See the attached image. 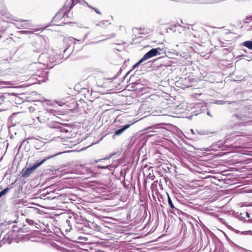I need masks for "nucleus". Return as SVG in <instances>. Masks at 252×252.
<instances>
[{
    "label": "nucleus",
    "instance_id": "obj_1",
    "mask_svg": "<svg viewBox=\"0 0 252 252\" xmlns=\"http://www.w3.org/2000/svg\"><path fill=\"white\" fill-rule=\"evenodd\" d=\"M58 154H57V155ZM56 155H54L53 156H48L47 158H44L42 160H41L40 162H37L35 163L33 165H32V167L27 168L26 169H23L22 170V177L25 178H28L30 176L31 174H32L33 172L39 166H40L42 164H43L45 161H46L47 159H49L55 156H56Z\"/></svg>",
    "mask_w": 252,
    "mask_h": 252
},
{
    "label": "nucleus",
    "instance_id": "obj_2",
    "mask_svg": "<svg viewBox=\"0 0 252 252\" xmlns=\"http://www.w3.org/2000/svg\"><path fill=\"white\" fill-rule=\"evenodd\" d=\"M68 8L64 4L63 8L54 16L53 20L55 21L62 18H63L64 20L67 18L70 19V16L69 15L70 10H68Z\"/></svg>",
    "mask_w": 252,
    "mask_h": 252
},
{
    "label": "nucleus",
    "instance_id": "obj_3",
    "mask_svg": "<svg viewBox=\"0 0 252 252\" xmlns=\"http://www.w3.org/2000/svg\"><path fill=\"white\" fill-rule=\"evenodd\" d=\"M160 125V124H158L149 127L147 129L148 131L146 132L148 136H152L159 132L161 129V127L159 126Z\"/></svg>",
    "mask_w": 252,
    "mask_h": 252
},
{
    "label": "nucleus",
    "instance_id": "obj_4",
    "mask_svg": "<svg viewBox=\"0 0 252 252\" xmlns=\"http://www.w3.org/2000/svg\"><path fill=\"white\" fill-rule=\"evenodd\" d=\"M168 196V203L169 206L170 207V212L171 213H174L176 214V213H179V210L176 207V204H177V202L176 200L174 201H172L169 196V194H167Z\"/></svg>",
    "mask_w": 252,
    "mask_h": 252
},
{
    "label": "nucleus",
    "instance_id": "obj_5",
    "mask_svg": "<svg viewBox=\"0 0 252 252\" xmlns=\"http://www.w3.org/2000/svg\"><path fill=\"white\" fill-rule=\"evenodd\" d=\"M162 49L160 48H153L144 55V59L148 60L156 56L158 54H159V52Z\"/></svg>",
    "mask_w": 252,
    "mask_h": 252
},
{
    "label": "nucleus",
    "instance_id": "obj_6",
    "mask_svg": "<svg viewBox=\"0 0 252 252\" xmlns=\"http://www.w3.org/2000/svg\"><path fill=\"white\" fill-rule=\"evenodd\" d=\"M48 72L46 71H39L35 75L36 76H38L39 78H36L39 83L41 82H44L48 80L47 77Z\"/></svg>",
    "mask_w": 252,
    "mask_h": 252
},
{
    "label": "nucleus",
    "instance_id": "obj_7",
    "mask_svg": "<svg viewBox=\"0 0 252 252\" xmlns=\"http://www.w3.org/2000/svg\"><path fill=\"white\" fill-rule=\"evenodd\" d=\"M131 124H127L125 126H123L121 128L116 130L115 132L113 137H114L115 136H118L122 134L126 129L128 128L130 126Z\"/></svg>",
    "mask_w": 252,
    "mask_h": 252
},
{
    "label": "nucleus",
    "instance_id": "obj_8",
    "mask_svg": "<svg viewBox=\"0 0 252 252\" xmlns=\"http://www.w3.org/2000/svg\"><path fill=\"white\" fill-rule=\"evenodd\" d=\"M26 222L29 224V225L31 226L32 228H38L39 229L40 227V225L39 222H35L32 220H30L29 219H27L26 220Z\"/></svg>",
    "mask_w": 252,
    "mask_h": 252
},
{
    "label": "nucleus",
    "instance_id": "obj_9",
    "mask_svg": "<svg viewBox=\"0 0 252 252\" xmlns=\"http://www.w3.org/2000/svg\"><path fill=\"white\" fill-rule=\"evenodd\" d=\"M79 0H71V1L69 2H66L64 4H65V6L68 7V10H71L75 4L80 2Z\"/></svg>",
    "mask_w": 252,
    "mask_h": 252
},
{
    "label": "nucleus",
    "instance_id": "obj_10",
    "mask_svg": "<svg viewBox=\"0 0 252 252\" xmlns=\"http://www.w3.org/2000/svg\"><path fill=\"white\" fill-rule=\"evenodd\" d=\"M96 167L98 169H108L110 171L113 170L116 167L112 164H109L107 165H97L96 166Z\"/></svg>",
    "mask_w": 252,
    "mask_h": 252
},
{
    "label": "nucleus",
    "instance_id": "obj_11",
    "mask_svg": "<svg viewBox=\"0 0 252 252\" xmlns=\"http://www.w3.org/2000/svg\"><path fill=\"white\" fill-rule=\"evenodd\" d=\"M233 102H234V101H227L218 100L215 101V103L216 104H218V105H224L225 104H230Z\"/></svg>",
    "mask_w": 252,
    "mask_h": 252
},
{
    "label": "nucleus",
    "instance_id": "obj_12",
    "mask_svg": "<svg viewBox=\"0 0 252 252\" xmlns=\"http://www.w3.org/2000/svg\"><path fill=\"white\" fill-rule=\"evenodd\" d=\"M13 83L10 81H0V88L5 87V86H11Z\"/></svg>",
    "mask_w": 252,
    "mask_h": 252
},
{
    "label": "nucleus",
    "instance_id": "obj_13",
    "mask_svg": "<svg viewBox=\"0 0 252 252\" xmlns=\"http://www.w3.org/2000/svg\"><path fill=\"white\" fill-rule=\"evenodd\" d=\"M243 45L248 49L252 50V41H246L243 42Z\"/></svg>",
    "mask_w": 252,
    "mask_h": 252
},
{
    "label": "nucleus",
    "instance_id": "obj_14",
    "mask_svg": "<svg viewBox=\"0 0 252 252\" xmlns=\"http://www.w3.org/2000/svg\"><path fill=\"white\" fill-rule=\"evenodd\" d=\"M9 94H0V104L4 101V99L9 96Z\"/></svg>",
    "mask_w": 252,
    "mask_h": 252
},
{
    "label": "nucleus",
    "instance_id": "obj_15",
    "mask_svg": "<svg viewBox=\"0 0 252 252\" xmlns=\"http://www.w3.org/2000/svg\"><path fill=\"white\" fill-rule=\"evenodd\" d=\"M56 128L60 132L65 133L69 132L68 130L66 129L64 126H57Z\"/></svg>",
    "mask_w": 252,
    "mask_h": 252
},
{
    "label": "nucleus",
    "instance_id": "obj_16",
    "mask_svg": "<svg viewBox=\"0 0 252 252\" xmlns=\"http://www.w3.org/2000/svg\"><path fill=\"white\" fill-rule=\"evenodd\" d=\"M30 138H28L27 139H24L22 142V143H21V144L20 145L19 147V149H20V148H22V146H24V147H26L29 143V142H28V139H29Z\"/></svg>",
    "mask_w": 252,
    "mask_h": 252
},
{
    "label": "nucleus",
    "instance_id": "obj_17",
    "mask_svg": "<svg viewBox=\"0 0 252 252\" xmlns=\"http://www.w3.org/2000/svg\"><path fill=\"white\" fill-rule=\"evenodd\" d=\"M46 111L50 114H51L53 115H56L57 114V112L56 110L51 109V108H47Z\"/></svg>",
    "mask_w": 252,
    "mask_h": 252
},
{
    "label": "nucleus",
    "instance_id": "obj_18",
    "mask_svg": "<svg viewBox=\"0 0 252 252\" xmlns=\"http://www.w3.org/2000/svg\"><path fill=\"white\" fill-rule=\"evenodd\" d=\"M245 215L246 216V217L248 218H250V214L248 212H246L243 214L241 213V214H240L241 217L240 218V219L243 220V221H246V220L245 218V217L242 216V215Z\"/></svg>",
    "mask_w": 252,
    "mask_h": 252
},
{
    "label": "nucleus",
    "instance_id": "obj_19",
    "mask_svg": "<svg viewBox=\"0 0 252 252\" xmlns=\"http://www.w3.org/2000/svg\"><path fill=\"white\" fill-rule=\"evenodd\" d=\"M9 189L8 188H6L5 189H4L2 190H1L0 192V198L1 196H2L3 195H4V194H5L7 192V191L9 190Z\"/></svg>",
    "mask_w": 252,
    "mask_h": 252
},
{
    "label": "nucleus",
    "instance_id": "obj_20",
    "mask_svg": "<svg viewBox=\"0 0 252 252\" xmlns=\"http://www.w3.org/2000/svg\"><path fill=\"white\" fill-rule=\"evenodd\" d=\"M91 228L92 229H94L96 230H98L99 228V226L95 223H91Z\"/></svg>",
    "mask_w": 252,
    "mask_h": 252
},
{
    "label": "nucleus",
    "instance_id": "obj_21",
    "mask_svg": "<svg viewBox=\"0 0 252 252\" xmlns=\"http://www.w3.org/2000/svg\"><path fill=\"white\" fill-rule=\"evenodd\" d=\"M80 2H78L79 3H80L81 4H85L87 6H88L89 8H92V6L90 5L87 2H86L84 0H79Z\"/></svg>",
    "mask_w": 252,
    "mask_h": 252
},
{
    "label": "nucleus",
    "instance_id": "obj_22",
    "mask_svg": "<svg viewBox=\"0 0 252 252\" xmlns=\"http://www.w3.org/2000/svg\"><path fill=\"white\" fill-rule=\"evenodd\" d=\"M87 36H88V33L86 34L84 37L82 39H77L73 38V37H72V39L73 40H76L77 41H80V42H84V41L85 40V39H86V38L87 37Z\"/></svg>",
    "mask_w": 252,
    "mask_h": 252
},
{
    "label": "nucleus",
    "instance_id": "obj_23",
    "mask_svg": "<svg viewBox=\"0 0 252 252\" xmlns=\"http://www.w3.org/2000/svg\"><path fill=\"white\" fill-rule=\"evenodd\" d=\"M237 249H238V250L241 251L242 252H252L251 251H247L240 247H238Z\"/></svg>",
    "mask_w": 252,
    "mask_h": 252
},
{
    "label": "nucleus",
    "instance_id": "obj_24",
    "mask_svg": "<svg viewBox=\"0 0 252 252\" xmlns=\"http://www.w3.org/2000/svg\"><path fill=\"white\" fill-rule=\"evenodd\" d=\"M241 233L244 235H251L252 231L251 230L245 231L242 232Z\"/></svg>",
    "mask_w": 252,
    "mask_h": 252
},
{
    "label": "nucleus",
    "instance_id": "obj_25",
    "mask_svg": "<svg viewBox=\"0 0 252 252\" xmlns=\"http://www.w3.org/2000/svg\"><path fill=\"white\" fill-rule=\"evenodd\" d=\"M29 27V25L26 23L24 24L23 25H21L20 27H18L19 29H24V28H28Z\"/></svg>",
    "mask_w": 252,
    "mask_h": 252
},
{
    "label": "nucleus",
    "instance_id": "obj_26",
    "mask_svg": "<svg viewBox=\"0 0 252 252\" xmlns=\"http://www.w3.org/2000/svg\"><path fill=\"white\" fill-rule=\"evenodd\" d=\"M56 102L60 106H62L65 104V102L62 101H56Z\"/></svg>",
    "mask_w": 252,
    "mask_h": 252
},
{
    "label": "nucleus",
    "instance_id": "obj_27",
    "mask_svg": "<svg viewBox=\"0 0 252 252\" xmlns=\"http://www.w3.org/2000/svg\"><path fill=\"white\" fill-rule=\"evenodd\" d=\"M91 8L93 9L97 14H100V15L101 14L100 11L98 9H97L96 8H94L92 6Z\"/></svg>",
    "mask_w": 252,
    "mask_h": 252
},
{
    "label": "nucleus",
    "instance_id": "obj_28",
    "mask_svg": "<svg viewBox=\"0 0 252 252\" xmlns=\"http://www.w3.org/2000/svg\"><path fill=\"white\" fill-rule=\"evenodd\" d=\"M146 60H147L146 59H144V56H143V57L138 62L140 64L141 63H142V62Z\"/></svg>",
    "mask_w": 252,
    "mask_h": 252
},
{
    "label": "nucleus",
    "instance_id": "obj_29",
    "mask_svg": "<svg viewBox=\"0 0 252 252\" xmlns=\"http://www.w3.org/2000/svg\"><path fill=\"white\" fill-rule=\"evenodd\" d=\"M230 230H232L235 232H236L237 233H239L240 232V231L239 230H235V229H234L233 228H232L231 226H230L228 227Z\"/></svg>",
    "mask_w": 252,
    "mask_h": 252
},
{
    "label": "nucleus",
    "instance_id": "obj_30",
    "mask_svg": "<svg viewBox=\"0 0 252 252\" xmlns=\"http://www.w3.org/2000/svg\"><path fill=\"white\" fill-rule=\"evenodd\" d=\"M111 156H110L109 157H107V158H103V159H98V160H96V162H98V161H100V160H106V159H109V158H111Z\"/></svg>",
    "mask_w": 252,
    "mask_h": 252
},
{
    "label": "nucleus",
    "instance_id": "obj_31",
    "mask_svg": "<svg viewBox=\"0 0 252 252\" xmlns=\"http://www.w3.org/2000/svg\"><path fill=\"white\" fill-rule=\"evenodd\" d=\"M91 223H93L92 222H90V221L87 222V223L86 224V226H87L88 227L91 228Z\"/></svg>",
    "mask_w": 252,
    "mask_h": 252
},
{
    "label": "nucleus",
    "instance_id": "obj_32",
    "mask_svg": "<svg viewBox=\"0 0 252 252\" xmlns=\"http://www.w3.org/2000/svg\"><path fill=\"white\" fill-rule=\"evenodd\" d=\"M216 252H228V251L226 250H223L222 249H220L218 251Z\"/></svg>",
    "mask_w": 252,
    "mask_h": 252
},
{
    "label": "nucleus",
    "instance_id": "obj_33",
    "mask_svg": "<svg viewBox=\"0 0 252 252\" xmlns=\"http://www.w3.org/2000/svg\"><path fill=\"white\" fill-rule=\"evenodd\" d=\"M29 32V31H20V32L23 33H27Z\"/></svg>",
    "mask_w": 252,
    "mask_h": 252
},
{
    "label": "nucleus",
    "instance_id": "obj_34",
    "mask_svg": "<svg viewBox=\"0 0 252 252\" xmlns=\"http://www.w3.org/2000/svg\"><path fill=\"white\" fill-rule=\"evenodd\" d=\"M103 24H104V22H101L99 24H97L96 26H101V25Z\"/></svg>",
    "mask_w": 252,
    "mask_h": 252
},
{
    "label": "nucleus",
    "instance_id": "obj_35",
    "mask_svg": "<svg viewBox=\"0 0 252 252\" xmlns=\"http://www.w3.org/2000/svg\"><path fill=\"white\" fill-rule=\"evenodd\" d=\"M36 119L38 120V121L40 123H42V121L40 120V118L39 117H37Z\"/></svg>",
    "mask_w": 252,
    "mask_h": 252
},
{
    "label": "nucleus",
    "instance_id": "obj_36",
    "mask_svg": "<svg viewBox=\"0 0 252 252\" xmlns=\"http://www.w3.org/2000/svg\"><path fill=\"white\" fill-rule=\"evenodd\" d=\"M247 221L250 223H252V219H249Z\"/></svg>",
    "mask_w": 252,
    "mask_h": 252
},
{
    "label": "nucleus",
    "instance_id": "obj_37",
    "mask_svg": "<svg viewBox=\"0 0 252 252\" xmlns=\"http://www.w3.org/2000/svg\"><path fill=\"white\" fill-rule=\"evenodd\" d=\"M190 131L191 132L192 134H195V132H194L193 130L192 129H190Z\"/></svg>",
    "mask_w": 252,
    "mask_h": 252
},
{
    "label": "nucleus",
    "instance_id": "obj_38",
    "mask_svg": "<svg viewBox=\"0 0 252 252\" xmlns=\"http://www.w3.org/2000/svg\"><path fill=\"white\" fill-rule=\"evenodd\" d=\"M44 56V55H40V56H39V59L40 60V59H41V58L43 57V56Z\"/></svg>",
    "mask_w": 252,
    "mask_h": 252
},
{
    "label": "nucleus",
    "instance_id": "obj_39",
    "mask_svg": "<svg viewBox=\"0 0 252 252\" xmlns=\"http://www.w3.org/2000/svg\"><path fill=\"white\" fill-rule=\"evenodd\" d=\"M137 67V65H136V64H134V65H133V67H133V68H135V67Z\"/></svg>",
    "mask_w": 252,
    "mask_h": 252
},
{
    "label": "nucleus",
    "instance_id": "obj_40",
    "mask_svg": "<svg viewBox=\"0 0 252 252\" xmlns=\"http://www.w3.org/2000/svg\"><path fill=\"white\" fill-rule=\"evenodd\" d=\"M169 29L171 30H173V27L171 26V27L169 28Z\"/></svg>",
    "mask_w": 252,
    "mask_h": 252
},
{
    "label": "nucleus",
    "instance_id": "obj_41",
    "mask_svg": "<svg viewBox=\"0 0 252 252\" xmlns=\"http://www.w3.org/2000/svg\"><path fill=\"white\" fill-rule=\"evenodd\" d=\"M135 64L136 65H137V66H138L139 63H138V62H137L136 63H135Z\"/></svg>",
    "mask_w": 252,
    "mask_h": 252
},
{
    "label": "nucleus",
    "instance_id": "obj_42",
    "mask_svg": "<svg viewBox=\"0 0 252 252\" xmlns=\"http://www.w3.org/2000/svg\"><path fill=\"white\" fill-rule=\"evenodd\" d=\"M135 64L136 65H137V66H138L139 63H138V62H137L136 63H135Z\"/></svg>",
    "mask_w": 252,
    "mask_h": 252
},
{
    "label": "nucleus",
    "instance_id": "obj_43",
    "mask_svg": "<svg viewBox=\"0 0 252 252\" xmlns=\"http://www.w3.org/2000/svg\"><path fill=\"white\" fill-rule=\"evenodd\" d=\"M66 223H68L69 224V221L68 220H66Z\"/></svg>",
    "mask_w": 252,
    "mask_h": 252
},
{
    "label": "nucleus",
    "instance_id": "obj_44",
    "mask_svg": "<svg viewBox=\"0 0 252 252\" xmlns=\"http://www.w3.org/2000/svg\"><path fill=\"white\" fill-rule=\"evenodd\" d=\"M22 22H26L27 21L26 20H21Z\"/></svg>",
    "mask_w": 252,
    "mask_h": 252
},
{
    "label": "nucleus",
    "instance_id": "obj_45",
    "mask_svg": "<svg viewBox=\"0 0 252 252\" xmlns=\"http://www.w3.org/2000/svg\"><path fill=\"white\" fill-rule=\"evenodd\" d=\"M69 226L70 227H69V228L68 230H70V229H71V226H70L69 225Z\"/></svg>",
    "mask_w": 252,
    "mask_h": 252
},
{
    "label": "nucleus",
    "instance_id": "obj_46",
    "mask_svg": "<svg viewBox=\"0 0 252 252\" xmlns=\"http://www.w3.org/2000/svg\"><path fill=\"white\" fill-rule=\"evenodd\" d=\"M78 239H79V240H81V238L80 237H79V238H78Z\"/></svg>",
    "mask_w": 252,
    "mask_h": 252
},
{
    "label": "nucleus",
    "instance_id": "obj_47",
    "mask_svg": "<svg viewBox=\"0 0 252 252\" xmlns=\"http://www.w3.org/2000/svg\"><path fill=\"white\" fill-rule=\"evenodd\" d=\"M207 114L209 115H210V113H209V112H208V113H207Z\"/></svg>",
    "mask_w": 252,
    "mask_h": 252
},
{
    "label": "nucleus",
    "instance_id": "obj_48",
    "mask_svg": "<svg viewBox=\"0 0 252 252\" xmlns=\"http://www.w3.org/2000/svg\"><path fill=\"white\" fill-rule=\"evenodd\" d=\"M84 239H85V241H86V240H87V238H84Z\"/></svg>",
    "mask_w": 252,
    "mask_h": 252
}]
</instances>
